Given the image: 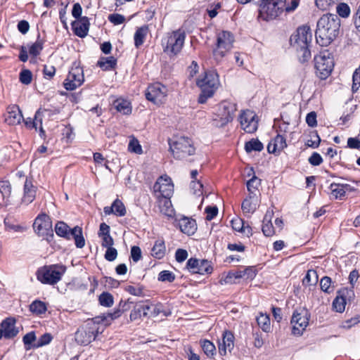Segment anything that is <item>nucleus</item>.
<instances>
[{"mask_svg":"<svg viewBox=\"0 0 360 360\" xmlns=\"http://www.w3.org/2000/svg\"><path fill=\"white\" fill-rule=\"evenodd\" d=\"M340 20L336 14L323 15L317 22L315 32L316 41L321 46H328L338 36Z\"/></svg>","mask_w":360,"mask_h":360,"instance_id":"nucleus-1","label":"nucleus"},{"mask_svg":"<svg viewBox=\"0 0 360 360\" xmlns=\"http://www.w3.org/2000/svg\"><path fill=\"white\" fill-rule=\"evenodd\" d=\"M300 0H260L259 2V17L269 21L279 16L283 12L291 13L295 11Z\"/></svg>","mask_w":360,"mask_h":360,"instance_id":"nucleus-2","label":"nucleus"},{"mask_svg":"<svg viewBox=\"0 0 360 360\" xmlns=\"http://www.w3.org/2000/svg\"><path fill=\"white\" fill-rule=\"evenodd\" d=\"M312 41V34L308 25H302L297 28L290 37V46L298 53L299 60L302 63L308 62L311 53L309 49Z\"/></svg>","mask_w":360,"mask_h":360,"instance_id":"nucleus-3","label":"nucleus"},{"mask_svg":"<svg viewBox=\"0 0 360 360\" xmlns=\"http://www.w3.org/2000/svg\"><path fill=\"white\" fill-rule=\"evenodd\" d=\"M196 84L201 89L198 102L199 103H205L209 98L213 96L214 92L219 85V75L215 70H207L205 72L202 78L198 79Z\"/></svg>","mask_w":360,"mask_h":360,"instance_id":"nucleus-4","label":"nucleus"},{"mask_svg":"<svg viewBox=\"0 0 360 360\" xmlns=\"http://www.w3.org/2000/svg\"><path fill=\"white\" fill-rule=\"evenodd\" d=\"M66 271V266L63 264L45 265L39 268L36 276L43 284L53 285L61 280Z\"/></svg>","mask_w":360,"mask_h":360,"instance_id":"nucleus-5","label":"nucleus"},{"mask_svg":"<svg viewBox=\"0 0 360 360\" xmlns=\"http://www.w3.org/2000/svg\"><path fill=\"white\" fill-rule=\"evenodd\" d=\"M56 233L66 240H75L77 248H82L85 245V239L82 234V229L79 226L70 229L64 221H58L55 225Z\"/></svg>","mask_w":360,"mask_h":360,"instance_id":"nucleus-6","label":"nucleus"},{"mask_svg":"<svg viewBox=\"0 0 360 360\" xmlns=\"http://www.w3.org/2000/svg\"><path fill=\"white\" fill-rule=\"evenodd\" d=\"M314 67L316 76L321 79H326L333 70V58L328 51L322 52L320 55L314 56Z\"/></svg>","mask_w":360,"mask_h":360,"instance_id":"nucleus-7","label":"nucleus"},{"mask_svg":"<svg viewBox=\"0 0 360 360\" xmlns=\"http://www.w3.org/2000/svg\"><path fill=\"white\" fill-rule=\"evenodd\" d=\"M169 149L176 159H182L195 153V148L188 137L181 136L172 143L169 142Z\"/></svg>","mask_w":360,"mask_h":360,"instance_id":"nucleus-8","label":"nucleus"},{"mask_svg":"<svg viewBox=\"0 0 360 360\" xmlns=\"http://www.w3.org/2000/svg\"><path fill=\"white\" fill-rule=\"evenodd\" d=\"M185 38L186 34L184 32L174 31L167 37L165 44L162 43L164 52L169 56H176L181 51Z\"/></svg>","mask_w":360,"mask_h":360,"instance_id":"nucleus-9","label":"nucleus"},{"mask_svg":"<svg viewBox=\"0 0 360 360\" xmlns=\"http://www.w3.org/2000/svg\"><path fill=\"white\" fill-rule=\"evenodd\" d=\"M310 314L305 308H299L294 311L290 323L292 325V333L300 336L309 324Z\"/></svg>","mask_w":360,"mask_h":360,"instance_id":"nucleus-10","label":"nucleus"},{"mask_svg":"<svg viewBox=\"0 0 360 360\" xmlns=\"http://www.w3.org/2000/svg\"><path fill=\"white\" fill-rule=\"evenodd\" d=\"M94 320H95L94 319ZM94 323H87L84 327L79 328L75 333V340L80 345H88L95 340L98 334V328Z\"/></svg>","mask_w":360,"mask_h":360,"instance_id":"nucleus-11","label":"nucleus"},{"mask_svg":"<svg viewBox=\"0 0 360 360\" xmlns=\"http://www.w3.org/2000/svg\"><path fill=\"white\" fill-rule=\"evenodd\" d=\"M233 42L234 36L231 32H220L217 37V49L214 50V54L224 57L226 53L232 49Z\"/></svg>","mask_w":360,"mask_h":360,"instance_id":"nucleus-12","label":"nucleus"},{"mask_svg":"<svg viewBox=\"0 0 360 360\" xmlns=\"http://www.w3.org/2000/svg\"><path fill=\"white\" fill-rule=\"evenodd\" d=\"M33 228L39 236H46L47 240H49V237L53 238L51 218L44 213L40 214L37 217L33 224Z\"/></svg>","mask_w":360,"mask_h":360,"instance_id":"nucleus-13","label":"nucleus"},{"mask_svg":"<svg viewBox=\"0 0 360 360\" xmlns=\"http://www.w3.org/2000/svg\"><path fill=\"white\" fill-rule=\"evenodd\" d=\"M237 110V105L235 103L223 101L218 105V113L220 116L219 123L217 124V127H223L229 122L233 121L234 113Z\"/></svg>","mask_w":360,"mask_h":360,"instance_id":"nucleus-14","label":"nucleus"},{"mask_svg":"<svg viewBox=\"0 0 360 360\" xmlns=\"http://www.w3.org/2000/svg\"><path fill=\"white\" fill-rule=\"evenodd\" d=\"M131 308V306H129V300H121L117 307L113 312L103 314L100 316H96L94 319L96 323L108 325L112 321L119 318L124 312L130 310Z\"/></svg>","mask_w":360,"mask_h":360,"instance_id":"nucleus-15","label":"nucleus"},{"mask_svg":"<svg viewBox=\"0 0 360 360\" xmlns=\"http://www.w3.org/2000/svg\"><path fill=\"white\" fill-rule=\"evenodd\" d=\"M153 191L158 198H171L174 192V185L170 177L167 176H160L153 186Z\"/></svg>","mask_w":360,"mask_h":360,"instance_id":"nucleus-16","label":"nucleus"},{"mask_svg":"<svg viewBox=\"0 0 360 360\" xmlns=\"http://www.w3.org/2000/svg\"><path fill=\"white\" fill-rule=\"evenodd\" d=\"M84 81L83 69L79 66L72 68L69 71L63 86L68 91H72L80 86Z\"/></svg>","mask_w":360,"mask_h":360,"instance_id":"nucleus-17","label":"nucleus"},{"mask_svg":"<svg viewBox=\"0 0 360 360\" xmlns=\"http://www.w3.org/2000/svg\"><path fill=\"white\" fill-rule=\"evenodd\" d=\"M145 95L148 101L159 105L167 96V87L159 82L152 84L148 86Z\"/></svg>","mask_w":360,"mask_h":360,"instance_id":"nucleus-18","label":"nucleus"},{"mask_svg":"<svg viewBox=\"0 0 360 360\" xmlns=\"http://www.w3.org/2000/svg\"><path fill=\"white\" fill-rule=\"evenodd\" d=\"M256 114L250 110H243L240 116L239 121L243 129L246 133H254L258 127Z\"/></svg>","mask_w":360,"mask_h":360,"instance_id":"nucleus-19","label":"nucleus"},{"mask_svg":"<svg viewBox=\"0 0 360 360\" xmlns=\"http://www.w3.org/2000/svg\"><path fill=\"white\" fill-rule=\"evenodd\" d=\"M354 296V290L342 288L338 291V295L333 302V307L337 311L342 313L345 311L346 300H350Z\"/></svg>","mask_w":360,"mask_h":360,"instance_id":"nucleus-20","label":"nucleus"},{"mask_svg":"<svg viewBox=\"0 0 360 360\" xmlns=\"http://www.w3.org/2000/svg\"><path fill=\"white\" fill-rule=\"evenodd\" d=\"M235 337L231 330L223 332L221 342H219L218 349L221 356H226L227 351L231 352L234 348Z\"/></svg>","mask_w":360,"mask_h":360,"instance_id":"nucleus-21","label":"nucleus"},{"mask_svg":"<svg viewBox=\"0 0 360 360\" xmlns=\"http://www.w3.org/2000/svg\"><path fill=\"white\" fill-rule=\"evenodd\" d=\"M16 320L13 317H8L3 320L0 324L2 333L5 339H13L19 333L18 328L15 326Z\"/></svg>","mask_w":360,"mask_h":360,"instance_id":"nucleus-22","label":"nucleus"},{"mask_svg":"<svg viewBox=\"0 0 360 360\" xmlns=\"http://www.w3.org/2000/svg\"><path fill=\"white\" fill-rule=\"evenodd\" d=\"M71 26L76 36L84 38L88 34L90 27L89 19L86 16H83L79 20L72 21Z\"/></svg>","mask_w":360,"mask_h":360,"instance_id":"nucleus-23","label":"nucleus"},{"mask_svg":"<svg viewBox=\"0 0 360 360\" xmlns=\"http://www.w3.org/2000/svg\"><path fill=\"white\" fill-rule=\"evenodd\" d=\"M37 190V186L33 184V178L27 176L24 184L22 202L29 205L33 202L36 197Z\"/></svg>","mask_w":360,"mask_h":360,"instance_id":"nucleus-24","label":"nucleus"},{"mask_svg":"<svg viewBox=\"0 0 360 360\" xmlns=\"http://www.w3.org/2000/svg\"><path fill=\"white\" fill-rule=\"evenodd\" d=\"M23 119L22 112L17 105L10 106L5 115V122L9 125H17Z\"/></svg>","mask_w":360,"mask_h":360,"instance_id":"nucleus-25","label":"nucleus"},{"mask_svg":"<svg viewBox=\"0 0 360 360\" xmlns=\"http://www.w3.org/2000/svg\"><path fill=\"white\" fill-rule=\"evenodd\" d=\"M286 147L285 138L281 134H277L267 145V151L271 154H279Z\"/></svg>","mask_w":360,"mask_h":360,"instance_id":"nucleus-26","label":"nucleus"},{"mask_svg":"<svg viewBox=\"0 0 360 360\" xmlns=\"http://www.w3.org/2000/svg\"><path fill=\"white\" fill-rule=\"evenodd\" d=\"M103 212L106 215L113 214L117 217H124L127 213L124 203L118 198L113 201L111 206L105 207Z\"/></svg>","mask_w":360,"mask_h":360,"instance_id":"nucleus-27","label":"nucleus"},{"mask_svg":"<svg viewBox=\"0 0 360 360\" xmlns=\"http://www.w3.org/2000/svg\"><path fill=\"white\" fill-rule=\"evenodd\" d=\"M178 226L181 232L188 236L194 234L197 230L195 220L186 217H182L178 221Z\"/></svg>","mask_w":360,"mask_h":360,"instance_id":"nucleus-28","label":"nucleus"},{"mask_svg":"<svg viewBox=\"0 0 360 360\" xmlns=\"http://www.w3.org/2000/svg\"><path fill=\"white\" fill-rule=\"evenodd\" d=\"M112 106L117 112L124 115H129L132 112V106L131 103L124 98H119L115 100L112 103Z\"/></svg>","mask_w":360,"mask_h":360,"instance_id":"nucleus-29","label":"nucleus"},{"mask_svg":"<svg viewBox=\"0 0 360 360\" xmlns=\"http://www.w3.org/2000/svg\"><path fill=\"white\" fill-rule=\"evenodd\" d=\"M117 62V58L114 56L101 57L96 65L103 70L109 71L116 68Z\"/></svg>","mask_w":360,"mask_h":360,"instance_id":"nucleus-30","label":"nucleus"},{"mask_svg":"<svg viewBox=\"0 0 360 360\" xmlns=\"http://www.w3.org/2000/svg\"><path fill=\"white\" fill-rule=\"evenodd\" d=\"M199 343L202 350L207 358L213 359L217 354L216 347L214 343L207 339L200 340Z\"/></svg>","mask_w":360,"mask_h":360,"instance_id":"nucleus-31","label":"nucleus"},{"mask_svg":"<svg viewBox=\"0 0 360 360\" xmlns=\"http://www.w3.org/2000/svg\"><path fill=\"white\" fill-rule=\"evenodd\" d=\"M160 212L169 218H173L175 211L172 205L170 198L159 200Z\"/></svg>","mask_w":360,"mask_h":360,"instance_id":"nucleus-32","label":"nucleus"},{"mask_svg":"<svg viewBox=\"0 0 360 360\" xmlns=\"http://www.w3.org/2000/svg\"><path fill=\"white\" fill-rule=\"evenodd\" d=\"M166 247L163 240H157L151 250V255L153 257L160 259L165 255Z\"/></svg>","mask_w":360,"mask_h":360,"instance_id":"nucleus-33","label":"nucleus"},{"mask_svg":"<svg viewBox=\"0 0 360 360\" xmlns=\"http://www.w3.org/2000/svg\"><path fill=\"white\" fill-rule=\"evenodd\" d=\"M44 42L45 40L41 37V34L38 32L36 41L33 43L29 48V53L32 57L38 56L44 49Z\"/></svg>","mask_w":360,"mask_h":360,"instance_id":"nucleus-34","label":"nucleus"},{"mask_svg":"<svg viewBox=\"0 0 360 360\" xmlns=\"http://www.w3.org/2000/svg\"><path fill=\"white\" fill-rule=\"evenodd\" d=\"M148 30V27L147 25H143L141 27H139L134 34V46L136 48H139L144 43L145 38L147 35Z\"/></svg>","mask_w":360,"mask_h":360,"instance_id":"nucleus-35","label":"nucleus"},{"mask_svg":"<svg viewBox=\"0 0 360 360\" xmlns=\"http://www.w3.org/2000/svg\"><path fill=\"white\" fill-rule=\"evenodd\" d=\"M24 122L26 127L28 129H37L38 122L40 125H42V112L41 108L36 111L34 119L28 117L26 120H24Z\"/></svg>","mask_w":360,"mask_h":360,"instance_id":"nucleus-36","label":"nucleus"},{"mask_svg":"<svg viewBox=\"0 0 360 360\" xmlns=\"http://www.w3.org/2000/svg\"><path fill=\"white\" fill-rule=\"evenodd\" d=\"M30 311L36 315H41L47 311L46 304L39 300H35L30 305Z\"/></svg>","mask_w":360,"mask_h":360,"instance_id":"nucleus-37","label":"nucleus"},{"mask_svg":"<svg viewBox=\"0 0 360 360\" xmlns=\"http://www.w3.org/2000/svg\"><path fill=\"white\" fill-rule=\"evenodd\" d=\"M263 149V143L257 139H252L245 144V150L248 153H250L252 151L260 152Z\"/></svg>","mask_w":360,"mask_h":360,"instance_id":"nucleus-38","label":"nucleus"},{"mask_svg":"<svg viewBox=\"0 0 360 360\" xmlns=\"http://www.w3.org/2000/svg\"><path fill=\"white\" fill-rule=\"evenodd\" d=\"M334 283L330 277L325 276L320 281L321 290L326 294H330L335 290Z\"/></svg>","mask_w":360,"mask_h":360,"instance_id":"nucleus-39","label":"nucleus"},{"mask_svg":"<svg viewBox=\"0 0 360 360\" xmlns=\"http://www.w3.org/2000/svg\"><path fill=\"white\" fill-rule=\"evenodd\" d=\"M271 214L268 215V212L265 214L262 229L264 235L267 237L272 236L275 233L274 226L271 222Z\"/></svg>","mask_w":360,"mask_h":360,"instance_id":"nucleus-40","label":"nucleus"},{"mask_svg":"<svg viewBox=\"0 0 360 360\" xmlns=\"http://www.w3.org/2000/svg\"><path fill=\"white\" fill-rule=\"evenodd\" d=\"M213 271V267L212 266L211 262L207 259L200 260L198 269L196 270L195 274H211Z\"/></svg>","mask_w":360,"mask_h":360,"instance_id":"nucleus-41","label":"nucleus"},{"mask_svg":"<svg viewBox=\"0 0 360 360\" xmlns=\"http://www.w3.org/2000/svg\"><path fill=\"white\" fill-rule=\"evenodd\" d=\"M246 184L249 195L255 196L256 191H258V188L261 185V179L255 175H253V176L247 181Z\"/></svg>","mask_w":360,"mask_h":360,"instance_id":"nucleus-42","label":"nucleus"},{"mask_svg":"<svg viewBox=\"0 0 360 360\" xmlns=\"http://www.w3.org/2000/svg\"><path fill=\"white\" fill-rule=\"evenodd\" d=\"M37 341V337L34 331L26 333L22 338V342L26 350H29L32 348L35 349L36 347H33V345H35Z\"/></svg>","mask_w":360,"mask_h":360,"instance_id":"nucleus-43","label":"nucleus"},{"mask_svg":"<svg viewBox=\"0 0 360 360\" xmlns=\"http://www.w3.org/2000/svg\"><path fill=\"white\" fill-rule=\"evenodd\" d=\"M318 282V274L316 271L310 269L307 271L305 276L302 280V284L304 286H310L315 285Z\"/></svg>","mask_w":360,"mask_h":360,"instance_id":"nucleus-44","label":"nucleus"},{"mask_svg":"<svg viewBox=\"0 0 360 360\" xmlns=\"http://www.w3.org/2000/svg\"><path fill=\"white\" fill-rule=\"evenodd\" d=\"M98 302L103 307H110L114 304V297L110 292H103L98 296Z\"/></svg>","mask_w":360,"mask_h":360,"instance_id":"nucleus-45","label":"nucleus"},{"mask_svg":"<svg viewBox=\"0 0 360 360\" xmlns=\"http://www.w3.org/2000/svg\"><path fill=\"white\" fill-rule=\"evenodd\" d=\"M253 195H249L242 202L241 209L245 214L253 213L256 210V206L252 202Z\"/></svg>","mask_w":360,"mask_h":360,"instance_id":"nucleus-46","label":"nucleus"},{"mask_svg":"<svg viewBox=\"0 0 360 360\" xmlns=\"http://www.w3.org/2000/svg\"><path fill=\"white\" fill-rule=\"evenodd\" d=\"M257 322L263 331L266 333L269 332L271 323L269 316L261 314V315L257 318Z\"/></svg>","mask_w":360,"mask_h":360,"instance_id":"nucleus-47","label":"nucleus"},{"mask_svg":"<svg viewBox=\"0 0 360 360\" xmlns=\"http://www.w3.org/2000/svg\"><path fill=\"white\" fill-rule=\"evenodd\" d=\"M329 188L331 191V193L335 196L336 199L339 198L342 200L345 196V190L340 186V184L332 183Z\"/></svg>","mask_w":360,"mask_h":360,"instance_id":"nucleus-48","label":"nucleus"},{"mask_svg":"<svg viewBox=\"0 0 360 360\" xmlns=\"http://www.w3.org/2000/svg\"><path fill=\"white\" fill-rule=\"evenodd\" d=\"M145 287L141 284H138L137 286L127 285L124 288V290L130 295L138 297L144 296L143 290Z\"/></svg>","mask_w":360,"mask_h":360,"instance_id":"nucleus-49","label":"nucleus"},{"mask_svg":"<svg viewBox=\"0 0 360 360\" xmlns=\"http://www.w3.org/2000/svg\"><path fill=\"white\" fill-rule=\"evenodd\" d=\"M336 12L338 16L343 18H347L349 16L351 10L348 4L345 3H339L336 6Z\"/></svg>","mask_w":360,"mask_h":360,"instance_id":"nucleus-50","label":"nucleus"},{"mask_svg":"<svg viewBox=\"0 0 360 360\" xmlns=\"http://www.w3.org/2000/svg\"><path fill=\"white\" fill-rule=\"evenodd\" d=\"M143 317V311L141 308L139 302H136L131 309L129 315V321L131 322L140 320Z\"/></svg>","mask_w":360,"mask_h":360,"instance_id":"nucleus-51","label":"nucleus"},{"mask_svg":"<svg viewBox=\"0 0 360 360\" xmlns=\"http://www.w3.org/2000/svg\"><path fill=\"white\" fill-rule=\"evenodd\" d=\"M309 136L311 139L307 141L306 145L311 148H317L321 143V138L317 131L310 132Z\"/></svg>","mask_w":360,"mask_h":360,"instance_id":"nucleus-52","label":"nucleus"},{"mask_svg":"<svg viewBox=\"0 0 360 360\" xmlns=\"http://www.w3.org/2000/svg\"><path fill=\"white\" fill-rule=\"evenodd\" d=\"M176 278L175 274L168 270H163L158 274V281L162 282L172 283Z\"/></svg>","mask_w":360,"mask_h":360,"instance_id":"nucleus-53","label":"nucleus"},{"mask_svg":"<svg viewBox=\"0 0 360 360\" xmlns=\"http://www.w3.org/2000/svg\"><path fill=\"white\" fill-rule=\"evenodd\" d=\"M128 150L136 154H141L143 153L142 147L139 141L134 137L130 139L128 145Z\"/></svg>","mask_w":360,"mask_h":360,"instance_id":"nucleus-54","label":"nucleus"},{"mask_svg":"<svg viewBox=\"0 0 360 360\" xmlns=\"http://www.w3.org/2000/svg\"><path fill=\"white\" fill-rule=\"evenodd\" d=\"M53 340V336L49 333H46L41 335V337L38 339L37 342L33 347L39 348L43 346L49 345Z\"/></svg>","mask_w":360,"mask_h":360,"instance_id":"nucleus-55","label":"nucleus"},{"mask_svg":"<svg viewBox=\"0 0 360 360\" xmlns=\"http://www.w3.org/2000/svg\"><path fill=\"white\" fill-rule=\"evenodd\" d=\"M20 82L25 85H28L32 82V73L30 70L23 69L20 71L19 75Z\"/></svg>","mask_w":360,"mask_h":360,"instance_id":"nucleus-56","label":"nucleus"},{"mask_svg":"<svg viewBox=\"0 0 360 360\" xmlns=\"http://www.w3.org/2000/svg\"><path fill=\"white\" fill-rule=\"evenodd\" d=\"M0 193L4 198H8L11 193V186L8 181H0Z\"/></svg>","mask_w":360,"mask_h":360,"instance_id":"nucleus-57","label":"nucleus"},{"mask_svg":"<svg viewBox=\"0 0 360 360\" xmlns=\"http://www.w3.org/2000/svg\"><path fill=\"white\" fill-rule=\"evenodd\" d=\"M164 306L162 303H157L155 304H151L150 316L155 317L160 314L167 316V313L164 311Z\"/></svg>","mask_w":360,"mask_h":360,"instance_id":"nucleus-58","label":"nucleus"},{"mask_svg":"<svg viewBox=\"0 0 360 360\" xmlns=\"http://www.w3.org/2000/svg\"><path fill=\"white\" fill-rule=\"evenodd\" d=\"M231 226L233 230L238 232H245V222L240 218L233 219L231 221Z\"/></svg>","mask_w":360,"mask_h":360,"instance_id":"nucleus-59","label":"nucleus"},{"mask_svg":"<svg viewBox=\"0 0 360 360\" xmlns=\"http://www.w3.org/2000/svg\"><path fill=\"white\" fill-rule=\"evenodd\" d=\"M108 19L115 25H121L125 21L124 16L119 13L110 14Z\"/></svg>","mask_w":360,"mask_h":360,"instance_id":"nucleus-60","label":"nucleus"},{"mask_svg":"<svg viewBox=\"0 0 360 360\" xmlns=\"http://www.w3.org/2000/svg\"><path fill=\"white\" fill-rule=\"evenodd\" d=\"M141 305V310L143 311V317H148L150 316L151 304L150 303V300H142L139 302Z\"/></svg>","mask_w":360,"mask_h":360,"instance_id":"nucleus-61","label":"nucleus"},{"mask_svg":"<svg viewBox=\"0 0 360 360\" xmlns=\"http://www.w3.org/2000/svg\"><path fill=\"white\" fill-rule=\"evenodd\" d=\"M359 323H360V315H356L349 319L343 321L342 323V327L346 329H349Z\"/></svg>","mask_w":360,"mask_h":360,"instance_id":"nucleus-62","label":"nucleus"},{"mask_svg":"<svg viewBox=\"0 0 360 360\" xmlns=\"http://www.w3.org/2000/svg\"><path fill=\"white\" fill-rule=\"evenodd\" d=\"M117 257V251L115 248L108 247L105 251L104 257L108 262L114 261Z\"/></svg>","mask_w":360,"mask_h":360,"instance_id":"nucleus-63","label":"nucleus"},{"mask_svg":"<svg viewBox=\"0 0 360 360\" xmlns=\"http://www.w3.org/2000/svg\"><path fill=\"white\" fill-rule=\"evenodd\" d=\"M352 20L355 28L360 33V4L353 15Z\"/></svg>","mask_w":360,"mask_h":360,"instance_id":"nucleus-64","label":"nucleus"}]
</instances>
